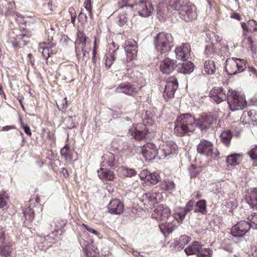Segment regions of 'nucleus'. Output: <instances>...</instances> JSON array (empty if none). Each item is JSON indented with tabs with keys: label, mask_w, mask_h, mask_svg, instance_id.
I'll list each match as a JSON object with an SVG mask.
<instances>
[{
	"label": "nucleus",
	"mask_w": 257,
	"mask_h": 257,
	"mask_svg": "<svg viewBox=\"0 0 257 257\" xmlns=\"http://www.w3.org/2000/svg\"><path fill=\"white\" fill-rule=\"evenodd\" d=\"M175 125L174 133L179 136L190 135L197 126L195 118L188 113L179 116Z\"/></svg>",
	"instance_id": "1"
},
{
	"label": "nucleus",
	"mask_w": 257,
	"mask_h": 257,
	"mask_svg": "<svg viewBox=\"0 0 257 257\" xmlns=\"http://www.w3.org/2000/svg\"><path fill=\"white\" fill-rule=\"evenodd\" d=\"M155 45L158 52L161 54L165 53L173 46V37L170 34L160 33L156 37Z\"/></svg>",
	"instance_id": "2"
},
{
	"label": "nucleus",
	"mask_w": 257,
	"mask_h": 257,
	"mask_svg": "<svg viewBox=\"0 0 257 257\" xmlns=\"http://www.w3.org/2000/svg\"><path fill=\"white\" fill-rule=\"evenodd\" d=\"M246 65V62L244 59L229 58L226 61L225 69L229 75H234L243 71Z\"/></svg>",
	"instance_id": "3"
},
{
	"label": "nucleus",
	"mask_w": 257,
	"mask_h": 257,
	"mask_svg": "<svg viewBox=\"0 0 257 257\" xmlns=\"http://www.w3.org/2000/svg\"><path fill=\"white\" fill-rule=\"evenodd\" d=\"M227 102L232 111L242 109L246 106L244 97L239 95L236 91L232 90H228Z\"/></svg>",
	"instance_id": "4"
},
{
	"label": "nucleus",
	"mask_w": 257,
	"mask_h": 257,
	"mask_svg": "<svg viewBox=\"0 0 257 257\" xmlns=\"http://www.w3.org/2000/svg\"><path fill=\"white\" fill-rule=\"evenodd\" d=\"M178 11L180 18L186 22L192 21L197 18V13L195 7L191 4H186L180 5L179 4L177 9H174Z\"/></svg>",
	"instance_id": "5"
},
{
	"label": "nucleus",
	"mask_w": 257,
	"mask_h": 257,
	"mask_svg": "<svg viewBox=\"0 0 257 257\" xmlns=\"http://www.w3.org/2000/svg\"><path fill=\"white\" fill-rule=\"evenodd\" d=\"M198 153L208 157L215 158L217 155V151L212 142L202 139L197 146Z\"/></svg>",
	"instance_id": "6"
},
{
	"label": "nucleus",
	"mask_w": 257,
	"mask_h": 257,
	"mask_svg": "<svg viewBox=\"0 0 257 257\" xmlns=\"http://www.w3.org/2000/svg\"><path fill=\"white\" fill-rule=\"evenodd\" d=\"M148 132L146 125L142 123L133 125L130 129L128 134L137 140H142L145 138Z\"/></svg>",
	"instance_id": "7"
},
{
	"label": "nucleus",
	"mask_w": 257,
	"mask_h": 257,
	"mask_svg": "<svg viewBox=\"0 0 257 257\" xmlns=\"http://www.w3.org/2000/svg\"><path fill=\"white\" fill-rule=\"evenodd\" d=\"M170 215V209L165 205L160 204L154 210L152 216L157 220L163 221L171 218Z\"/></svg>",
	"instance_id": "8"
},
{
	"label": "nucleus",
	"mask_w": 257,
	"mask_h": 257,
	"mask_svg": "<svg viewBox=\"0 0 257 257\" xmlns=\"http://www.w3.org/2000/svg\"><path fill=\"white\" fill-rule=\"evenodd\" d=\"M124 49L126 53L127 62L131 61L136 58L138 52V46L136 41L132 39L125 41Z\"/></svg>",
	"instance_id": "9"
},
{
	"label": "nucleus",
	"mask_w": 257,
	"mask_h": 257,
	"mask_svg": "<svg viewBox=\"0 0 257 257\" xmlns=\"http://www.w3.org/2000/svg\"><path fill=\"white\" fill-rule=\"evenodd\" d=\"M136 8L139 15L144 17L150 16L154 11L153 7L149 0H139Z\"/></svg>",
	"instance_id": "10"
},
{
	"label": "nucleus",
	"mask_w": 257,
	"mask_h": 257,
	"mask_svg": "<svg viewBox=\"0 0 257 257\" xmlns=\"http://www.w3.org/2000/svg\"><path fill=\"white\" fill-rule=\"evenodd\" d=\"M142 153L147 160L155 159L159 155V150L153 143H148L145 145L143 147Z\"/></svg>",
	"instance_id": "11"
},
{
	"label": "nucleus",
	"mask_w": 257,
	"mask_h": 257,
	"mask_svg": "<svg viewBox=\"0 0 257 257\" xmlns=\"http://www.w3.org/2000/svg\"><path fill=\"white\" fill-rule=\"evenodd\" d=\"M162 197V194L156 192H152L143 195V201H148V203H144V208L149 209L155 203H158Z\"/></svg>",
	"instance_id": "12"
},
{
	"label": "nucleus",
	"mask_w": 257,
	"mask_h": 257,
	"mask_svg": "<svg viewBox=\"0 0 257 257\" xmlns=\"http://www.w3.org/2000/svg\"><path fill=\"white\" fill-rule=\"evenodd\" d=\"M216 117L210 114H203L198 119L196 124L197 126L203 130L211 126L213 123H216Z\"/></svg>",
	"instance_id": "13"
},
{
	"label": "nucleus",
	"mask_w": 257,
	"mask_h": 257,
	"mask_svg": "<svg viewBox=\"0 0 257 257\" xmlns=\"http://www.w3.org/2000/svg\"><path fill=\"white\" fill-rule=\"evenodd\" d=\"M250 228L248 222L240 221L234 225L231 230V233L234 236H243Z\"/></svg>",
	"instance_id": "14"
},
{
	"label": "nucleus",
	"mask_w": 257,
	"mask_h": 257,
	"mask_svg": "<svg viewBox=\"0 0 257 257\" xmlns=\"http://www.w3.org/2000/svg\"><path fill=\"white\" fill-rule=\"evenodd\" d=\"M177 145L173 141L164 143L160 146L159 157H167L172 154H176Z\"/></svg>",
	"instance_id": "15"
},
{
	"label": "nucleus",
	"mask_w": 257,
	"mask_h": 257,
	"mask_svg": "<svg viewBox=\"0 0 257 257\" xmlns=\"http://www.w3.org/2000/svg\"><path fill=\"white\" fill-rule=\"evenodd\" d=\"M210 96L217 103L227 99L228 94H226L225 91L222 87H214L210 92Z\"/></svg>",
	"instance_id": "16"
},
{
	"label": "nucleus",
	"mask_w": 257,
	"mask_h": 257,
	"mask_svg": "<svg viewBox=\"0 0 257 257\" xmlns=\"http://www.w3.org/2000/svg\"><path fill=\"white\" fill-rule=\"evenodd\" d=\"M190 47L187 43H183L176 48L175 52L176 58L183 61L187 60L190 55Z\"/></svg>",
	"instance_id": "17"
},
{
	"label": "nucleus",
	"mask_w": 257,
	"mask_h": 257,
	"mask_svg": "<svg viewBox=\"0 0 257 257\" xmlns=\"http://www.w3.org/2000/svg\"><path fill=\"white\" fill-rule=\"evenodd\" d=\"M178 88V81L176 78L172 77L167 82L164 92V96L168 98L174 97V93Z\"/></svg>",
	"instance_id": "18"
},
{
	"label": "nucleus",
	"mask_w": 257,
	"mask_h": 257,
	"mask_svg": "<svg viewBox=\"0 0 257 257\" xmlns=\"http://www.w3.org/2000/svg\"><path fill=\"white\" fill-rule=\"evenodd\" d=\"M80 243L84 249L86 257H99V252L97 248H94L92 242H89L84 239L80 240Z\"/></svg>",
	"instance_id": "19"
},
{
	"label": "nucleus",
	"mask_w": 257,
	"mask_h": 257,
	"mask_svg": "<svg viewBox=\"0 0 257 257\" xmlns=\"http://www.w3.org/2000/svg\"><path fill=\"white\" fill-rule=\"evenodd\" d=\"M176 61L169 58H165L160 64V70L164 74H170L177 67Z\"/></svg>",
	"instance_id": "20"
},
{
	"label": "nucleus",
	"mask_w": 257,
	"mask_h": 257,
	"mask_svg": "<svg viewBox=\"0 0 257 257\" xmlns=\"http://www.w3.org/2000/svg\"><path fill=\"white\" fill-rule=\"evenodd\" d=\"M137 91V88L134 85L128 82L121 83L115 89L116 92L122 93L128 95H133Z\"/></svg>",
	"instance_id": "21"
},
{
	"label": "nucleus",
	"mask_w": 257,
	"mask_h": 257,
	"mask_svg": "<svg viewBox=\"0 0 257 257\" xmlns=\"http://www.w3.org/2000/svg\"><path fill=\"white\" fill-rule=\"evenodd\" d=\"M108 212L112 214H120L124 210L123 204L118 199H113L107 205Z\"/></svg>",
	"instance_id": "22"
},
{
	"label": "nucleus",
	"mask_w": 257,
	"mask_h": 257,
	"mask_svg": "<svg viewBox=\"0 0 257 257\" xmlns=\"http://www.w3.org/2000/svg\"><path fill=\"white\" fill-rule=\"evenodd\" d=\"M246 200L250 207L257 209V188L251 189L247 191Z\"/></svg>",
	"instance_id": "23"
},
{
	"label": "nucleus",
	"mask_w": 257,
	"mask_h": 257,
	"mask_svg": "<svg viewBox=\"0 0 257 257\" xmlns=\"http://www.w3.org/2000/svg\"><path fill=\"white\" fill-rule=\"evenodd\" d=\"M202 245L200 242L194 241L187 247L184 251L187 255L195 254L199 253L201 249H202Z\"/></svg>",
	"instance_id": "24"
},
{
	"label": "nucleus",
	"mask_w": 257,
	"mask_h": 257,
	"mask_svg": "<svg viewBox=\"0 0 257 257\" xmlns=\"http://www.w3.org/2000/svg\"><path fill=\"white\" fill-rule=\"evenodd\" d=\"M162 223L159 225L160 229L162 232L166 233H171L174 229V226L172 224V217L169 218L168 220H163Z\"/></svg>",
	"instance_id": "25"
},
{
	"label": "nucleus",
	"mask_w": 257,
	"mask_h": 257,
	"mask_svg": "<svg viewBox=\"0 0 257 257\" xmlns=\"http://www.w3.org/2000/svg\"><path fill=\"white\" fill-rule=\"evenodd\" d=\"M99 178L101 180L112 181L114 178V173L106 168H100L97 171Z\"/></svg>",
	"instance_id": "26"
},
{
	"label": "nucleus",
	"mask_w": 257,
	"mask_h": 257,
	"mask_svg": "<svg viewBox=\"0 0 257 257\" xmlns=\"http://www.w3.org/2000/svg\"><path fill=\"white\" fill-rule=\"evenodd\" d=\"M86 37L85 35L81 32L77 33V38L75 42V49L76 56H78L79 54V47L83 46H86Z\"/></svg>",
	"instance_id": "27"
},
{
	"label": "nucleus",
	"mask_w": 257,
	"mask_h": 257,
	"mask_svg": "<svg viewBox=\"0 0 257 257\" xmlns=\"http://www.w3.org/2000/svg\"><path fill=\"white\" fill-rule=\"evenodd\" d=\"M160 187L169 193H172L175 189V184L170 179H165L161 181Z\"/></svg>",
	"instance_id": "28"
},
{
	"label": "nucleus",
	"mask_w": 257,
	"mask_h": 257,
	"mask_svg": "<svg viewBox=\"0 0 257 257\" xmlns=\"http://www.w3.org/2000/svg\"><path fill=\"white\" fill-rule=\"evenodd\" d=\"M187 213L183 208L176 207L174 210L173 217L172 218L176 219L178 223H181L184 219Z\"/></svg>",
	"instance_id": "29"
},
{
	"label": "nucleus",
	"mask_w": 257,
	"mask_h": 257,
	"mask_svg": "<svg viewBox=\"0 0 257 257\" xmlns=\"http://www.w3.org/2000/svg\"><path fill=\"white\" fill-rule=\"evenodd\" d=\"M27 35L24 34H21L17 35L16 37L14 38V40H11L10 42L12 44L13 46L15 48L20 47L22 45H25V42L23 40L25 37H26Z\"/></svg>",
	"instance_id": "30"
},
{
	"label": "nucleus",
	"mask_w": 257,
	"mask_h": 257,
	"mask_svg": "<svg viewBox=\"0 0 257 257\" xmlns=\"http://www.w3.org/2000/svg\"><path fill=\"white\" fill-rule=\"evenodd\" d=\"M194 64L190 61H187L182 63L179 68L180 72L183 74H189L194 70Z\"/></svg>",
	"instance_id": "31"
},
{
	"label": "nucleus",
	"mask_w": 257,
	"mask_h": 257,
	"mask_svg": "<svg viewBox=\"0 0 257 257\" xmlns=\"http://www.w3.org/2000/svg\"><path fill=\"white\" fill-rule=\"evenodd\" d=\"M103 161L102 163L103 166H114L113 163L115 160V157L112 153L110 152L107 153L103 156Z\"/></svg>",
	"instance_id": "32"
},
{
	"label": "nucleus",
	"mask_w": 257,
	"mask_h": 257,
	"mask_svg": "<svg viewBox=\"0 0 257 257\" xmlns=\"http://www.w3.org/2000/svg\"><path fill=\"white\" fill-rule=\"evenodd\" d=\"M204 68L205 72L208 75L214 74L216 70L214 62L212 60L206 61Z\"/></svg>",
	"instance_id": "33"
},
{
	"label": "nucleus",
	"mask_w": 257,
	"mask_h": 257,
	"mask_svg": "<svg viewBox=\"0 0 257 257\" xmlns=\"http://www.w3.org/2000/svg\"><path fill=\"white\" fill-rule=\"evenodd\" d=\"M13 250L10 245L5 243L0 246V255L3 257H9L11 255Z\"/></svg>",
	"instance_id": "34"
},
{
	"label": "nucleus",
	"mask_w": 257,
	"mask_h": 257,
	"mask_svg": "<svg viewBox=\"0 0 257 257\" xmlns=\"http://www.w3.org/2000/svg\"><path fill=\"white\" fill-rule=\"evenodd\" d=\"M190 241V238L187 235H182L180 237L178 240L175 242V245L177 246L178 250L182 249L184 246Z\"/></svg>",
	"instance_id": "35"
},
{
	"label": "nucleus",
	"mask_w": 257,
	"mask_h": 257,
	"mask_svg": "<svg viewBox=\"0 0 257 257\" xmlns=\"http://www.w3.org/2000/svg\"><path fill=\"white\" fill-rule=\"evenodd\" d=\"M168 8L164 4H159L157 8V15L160 20H164L167 16Z\"/></svg>",
	"instance_id": "36"
},
{
	"label": "nucleus",
	"mask_w": 257,
	"mask_h": 257,
	"mask_svg": "<svg viewBox=\"0 0 257 257\" xmlns=\"http://www.w3.org/2000/svg\"><path fill=\"white\" fill-rule=\"evenodd\" d=\"M232 137V133L229 130L225 131L220 134L221 140L226 146L229 145Z\"/></svg>",
	"instance_id": "37"
},
{
	"label": "nucleus",
	"mask_w": 257,
	"mask_h": 257,
	"mask_svg": "<svg viewBox=\"0 0 257 257\" xmlns=\"http://www.w3.org/2000/svg\"><path fill=\"white\" fill-rule=\"evenodd\" d=\"M226 161L228 165H237L239 163L240 161V155L238 154H233L230 155L227 157Z\"/></svg>",
	"instance_id": "38"
},
{
	"label": "nucleus",
	"mask_w": 257,
	"mask_h": 257,
	"mask_svg": "<svg viewBox=\"0 0 257 257\" xmlns=\"http://www.w3.org/2000/svg\"><path fill=\"white\" fill-rule=\"evenodd\" d=\"M118 171L122 173V175L126 177H131L137 174V172L134 169H130L124 167L118 168Z\"/></svg>",
	"instance_id": "39"
},
{
	"label": "nucleus",
	"mask_w": 257,
	"mask_h": 257,
	"mask_svg": "<svg viewBox=\"0 0 257 257\" xmlns=\"http://www.w3.org/2000/svg\"><path fill=\"white\" fill-rule=\"evenodd\" d=\"M127 21V18L126 14L123 12L122 9L121 8L120 10V14L116 18V22L120 26H123L126 24Z\"/></svg>",
	"instance_id": "40"
},
{
	"label": "nucleus",
	"mask_w": 257,
	"mask_h": 257,
	"mask_svg": "<svg viewBox=\"0 0 257 257\" xmlns=\"http://www.w3.org/2000/svg\"><path fill=\"white\" fill-rule=\"evenodd\" d=\"M55 46V44L54 43H52L49 46H45L42 48V55L43 57L47 59L50 56V54H52L53 53V51L52 48Z\"/></svg>",
	"instance_id": "41"
},
{
	"label": "nucleus",
	"mask_w": 257,
	"mask_h": 257,
	"mask_svg": "<svg viewBox=\"0 0 257 257\" xmlns=\"http://www.w3.org/2000/svg\"><path fill=\"white\" fill-rule=\"evenodd\" d=\"M60 154L66 160H70L72 158V153L70 150L69 146L66 144L60 151Z\"/></svg>",
	"instance_id": "42"
},
{
	"label": "nucleus",
	"mask_w": 257,
	"mask_h": 257,
	"mask_svg": "<svg viewBox=\"0 0 257 257\" xmlns=\"http://www.w3.org/2000/svg\"><path fill=\"white\" fill-rule=\"evenodd\" d=\"M249 227L257 229V213H254L247 217Z\"/></svg>",
	"instance_id": "43"
},
{
	"label": "nucleus",
	"mask_w": 257,
	"mask_h": 257,
	"mask_svg": "<svg viewBox=\"0 0 257 257\" xmlns=\"http://www.w3.org/2000/svg\"><path fill=\"white\" fill-rule=\"evenodd\" d=\"M149 175V176L148 177L147 181L150 182L152 184H156L160 181L161 177L160 175L157 172H150Z\"/></svg>",
	"instance_id": "44"
},
{
	"label": "nucleus",
	"mask_w": 257,
	"mask_h": 257,
	"mask_svg": "<svg viewBox=\"0 0 257 257\" xmlns=\"http://www.w3.org/2000/svg\"><path fill=\"white\" fill-rule=\"evenodd\" d=\"M115 51H113L112 52L107 54L105 55V63L106 66L109 67L113 64L115 60Z\"/></svg>",
	"instance_id": "45"
},
{
	"label": "nucleus",
	"mask_w": 257,
	"mask_h": 257,
	"mask_svg": "<svg viewBox=\"0 0 257 257\" xmlns=\"http://www.w3.org/2000/svg\"><path fill=\"white\" fill-rule=\"evenodd\" d=\"M139 0H122V5L120 6V8L123 9V7H130L133 8L136 6L137 7L139 2Z\"/></svg>",
	"instance_id": "46"
},
{
	"label": "nucleus",
	"mask_w": 257,
	"mask_h": 257,
	"mask_svg": "<svg viewBox=\"0 0 257 257\" xmlns=\"http://www.w3.org/2000/svg\"><path fill=\"white\" fill-rule=\"evenodd\" d=\"M212 251L209 248H203L197 254V257H212Z\"/></svg>",
	"instance_id": "47"
},
{
	"label": "nucleus",
	"mask_w": 257,
	"mask_h": 257,
	"mask_svg": "<svg viewBox=\"0 0 257 257\" xmlns=\"http://www.w3.org/2000/svg\"><path fill=\"white\" fill-rule=\"evenodd\" d=\"M23 214L26 219L29 221H32L34 218V212L30 207H28L25 209L23 211Z\"/></svg>",
	"instance_id": "48"
},
{
	"label": "nucleus",
	"mask_w": 257,
	"mask_h": 257,
	"mask_svg": "<svg viewBox=\"0 0 257 257\" xmlns=\"http://www.w3.org/2000/svg\"><path fill=\"white\" fill-rule=\"evenodd\" d=\"M206 209V202L205 200H202L198 201L195 207V212H200L203 213Z\"/></svg>",
	"instance_id": "49"
},
{
	"label": "nucleus",
	"mask_w": 257,
	"mask_h": 257,
	"mask_svg": "<svg viewBox=\"0 0 257 257\" xmlns=\"http://www.w3.org/2000/svg\"><path fill=\"white\" fill-rule=\"evenodd\" d=\"M9 198L8 194L5 193H1L0 194V208H2L7 205L8 202Z\"/></svg>",
	"instance_id": "50"
},
{
	"label": "nucleus",
	"mask_w": 257,
	"mask_h": 257,
	"mask_svg": "<svg viewBox=\"0 0 257 257\" xmlns=\"http://www.w3.org/2000/svg\"><path fill=\"white\" fill-rule=\"evenodd\" d=\"M247 154L251 160H257V145L252 146L250 149L248 151Z\"/></svg>",
	"instance_id": "51"
},
{
	"label": "nucleus",
	"mask_w": 257,
	"mask_h": 257,
	"mask_svg": "<svg viewBox=\"0 0 257 257\" xmlns=\"http://www.w3.org/2000/svg\"><path fill=\"white\" fill-rule=\"evenodd\" d=\"M227 208L229 209V211H231L234 208L237 207V203L234 199H229L225 202Z\"/></svg>",
	"instance_id": "52"
},
{
	"label": "nucleus",
	"mask_w": 257,
	"mask_h": 257,
	"mask_svg": "<svg viewBox=\"0 0 257 257\" xmlns=\"http://www.w3.org/2000/svg\"><path fill=\"white\" fill-rule=\"evenodd\" d=\"M86 46H83L79 47V54L80 55L77 56V58H79L80 57L81 53H80V50L82 52V59L83 61H86L88 58H89V52L87 51V50L85 48Z\"/></svg>",
	"instance_id": "53"
},
{
	"label": "nucleus",
	"mask_w": 257,
	"mask_h": 257,
	"mask_svg": "<svg viewBox=\"0 0 257 257\" xmlns=\"http://www.w3.org/2000/svg\"><path fill=\"white\" fill-rule=\"evenodd\" d=\"M190 176L191 178L195 177L200 172L199 168H196L194 165H192L189 169Z\"/></svg>",
	"instance_id": "54"
},
{
	"label": "nucleus",
	"mask_w": 257,
	"mask_h": 257,
	"mask_svg": "<svg viewBox=\"0 0 257 257\" xmlns=\"http://www.w3.org/2000/svg\"><path fill=\"white\" fill-rule=\"evenodd\" d=\"M83 5L85 9L89 12V15L91 16L92 13L91 0H85Z\"/></svg>",
	"instance_id": "55"
},
{
	"label": "nucleus",
	"mask_w": 257,
	"mask_h": 257,
	"mask_svg": "<svg viewBox=\"0 0 257 257\" xmlns=\"http://www.w3.org/2000/svg\"><path fill=\"white\" fill-rule=\"evenodd\" d=\"M150 172L146 169L141 171L139 176L142 180H145L147 181L148 177L149 176Z\"/></svg>",
	"instance_id": "56"
},
{
	"label": "nucleus",
	"mask_w": 257,
	"mask_h": 257,
	"mask_svg": "<svg viewBox=\"0 0 257 257\" xmlns=\"http://www.w3.org/2000/svg\"><path fill=\"white\" fill-rule=\"evenodd\" d=\"M214 52V49L213 48V45L212 44H209L207 46H206L204 51L206 55L209 56L212 53H213Z\"/></svg>",
	"instance_id": "57"
},
{
	"label": "nucleus",
	"mask_w": 257,
	"mask_h": 257,
	"mask_svg": "<svg viewBox=\"0 0 257 257\" xmlns=\"http://www.w3.org/2000/svg\"><path fill=\"white\" fill-rule=\"evenodd\" d=\"M194 205V202L192 200H189L186 205L185 207L183 208L184 210L186 211V212L187 213L189 211H190Z\"/></svg>",
	"instance_id": "58"
},
{
	"label": "nucleus",
	"mask_w": 257,
	"mask_h": 257,
	"mask_svg": "<svg viewBox=\"0 0 257 257\" xmlns=\"http://www.w3.org/2000/svg\"><path fill=\"white\" fill-rule=\"evenodd\" d=\"M79 21L81 23H84L87 21L86 15L81 11L78 16Z\"/></svg>",
	"instance_id": "59"
},
{
	"label": "nucleus",
	"mask_w": 257,
	"mask_h": 257,
	"mask_svg": "<svg viewBox=\"0 0 257 257\" xmlns=\"http://www.w3.org/2000/svg\"><path fill=\"white\" fill-rule=\"evenodd\" d=\"M241 26L242 29L243 30V36L245 37L246 35V33L249 32V31L250 30V29L249 28V26H247V24L244 22L241 23Z\"/></svg>",
	"instance_id": "60"
},
{
	"label": "nucleus",
	"mask_w": 257,
	"mask_h": 257,
	"mask_svg": "<svg viewBox=\"0 0 257 257\" xmlns=\"http://www.w3.org/2000/svg\"><path fill=\"white\" fill-rule=\"evenodd\" d=\"M82 226H83L88 231L94 234L95 235L98 236L99 234V232L97 231L90 227L89 226H88L85 224H83Z\"/></svg>",
	"instance_id": "61"
},
{
	"label": "nucleus",
	"mask_w": 257,
	"mask_h": 257,
	"mask_svg": "<svg viewBox=\"0 0 257 257\" xmlns=\"http://www.w3.org/2000/svg\"><path fill=\"white\" fill-rule=\"evenodd\" d=\"M248 25L253 29V31H257V22L254 20H249Z\"/></svg>",
	"instance_id": "62"
},
{
	"label": "nucleus",
	"mask_w": 257,
	"mask_h": 257,
	"mask_svg": "<svg viewBox=\"0 0 257 257\" xmlns=\"http://www.w3.org/2000/svg\"><path fill=\"white\" fill-rule=\"evenodd\" d=\"M22 126L23 127V128L24 129L25 133L28 136H31L32 135V133H31V130L29 126L27 125H24L22 122Z\"/></svg>",
	"instance_id": "63"
},
{
	"label": "nucleus",
	"mask_w": 257,
	"mask_h": 257,
	"mask_svg": "<svg viewBox=\"0 0 257 257\" xmlns=\"http://www.w3.org/2000/svg\"><path fill=\"white\" fill-rule=\"evenodd\" d=\"M169 5L173 9H177L179 6V3L177 2V0H170Z\"/></svg>",
	"instance_id": "64"
}]
</instances>
